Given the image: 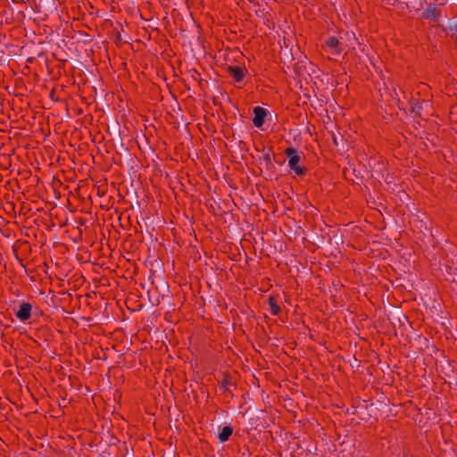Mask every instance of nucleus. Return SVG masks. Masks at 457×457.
Masks as SVG:
<instances>
[{"label": "nucleus", "mask_w": 457, "mask_h": 457, "mask_svg": "<svg viewBox=\"0 0 457 457\" xmlns=\"http://www.w3.org/2000/svg\"><path fill=\"white\" fill-rule=\"evenodd\" d=\"M228 75L236 81L241 82L245 75V69L239 66H228L227 68Z\"/></svg>", "instance_id": "4"}, {"label": "nucleus", "mask_w": 457, "mask_h": 457, "mask_svg": "<svg viewBox=\"0 0 457 457\" xmlns=\"http://www.w3.org/2000/svg\"><path fill=\"white\" fill-rule=\"evenodd\" d=\"M32 305L29 303H21L15 315L21 321L28 320L31 316Z\"/></svg>", "instance_id": "2"}, {"label": "nucleus", "mask_w": 457, "mask_h": 457, "mask_svg": "<svg viewBox=\"0 0 457 457\" xmlns=\"http://www.w3.org/2000/svg\"><path fill=\"white\" fill-rule=\"evenodd\" d=\"M268 303L270 305V310L272 315H278L281 312L280 307L277 303L276 298L274 296H270L268 299Z\"/></svg>", "instance_id": "7"}, {"label": "nucleus", "mask_w": 457, "mask_h": 457, "mask_svg": "<svg viewBox=\"0 0 457 457\" xmlns=\"http://www.w3.org/2000/svg\"><path fill=\"white\" fill-rule=\"evenodd\" d=\"M262 156L266 162L270 163L271 162L270 156H274V154H271L270 152H266L262 154Z\"/></svg>", "instance_id": "8"}, {"label": "nucleus", "mask_w": 457, "mask_h": 457, "mask_svg": "<svg viewBox=\"0 0 457 457\" xmlns=\"http://www.w3.org/2000/svg\"><path fill=\"white\" fill-rule=\"evenodd\" d=\"M326 46L328 47L333 48L334 53L337 54H341V48L339 47L340 42L336 37H329L326 41Z\"/></svg>", "instance_id": "5"}, {"label": "nucleus", "mask_w": 457, "mask_h": 457, "mask_svg": "<svg viewBox=\"0 0 457 457\" xmlns=\"http://www.w3.org/2000/svg\"><path fill=\"white\" fill-rule=\"evenodd\" d=\"M285 154L288 158V165L296 175L303 176L306 173V169L298 165L300 155L296 149L288 147L285 150Z\"/></svg>", "instance_id": "1"}, {"label": "nucleus", "mask_w": 457, "mask_h": 457, "mask_svg": "<svg viewBox=\"0 0 457 457\" xmlns=\"http://www.w3.org/2000/svg\"><path fill=\"white\" fill-rule=\"evenodd\" d=\"M253 112L254 114L253 123L256 128H261L264 123L265 117L267 116V110L261 106H255Z\"/></svg>", "instance_id": "3"}, {"label": "nucleus", "mask_w": 457, "mask_h": 457, "mask_svg": "<svg viewBox=\"0 0 457 457\" xmlns=\"http://www.w3.org/2000/svg\"><path fill=\"white\" fill-rule=\"evenodd\" d=\"M233 433V428L231 426H225L222 428L221 431L220 432L218 438L221 443H224L228 440L230 436Z\"/></svg>", "instance_id": "6"}, {"label": "nucleus", "mask_w": 457, "mask_h": 457, "mask_svg": "<svg viewBox=\"0 0 457 457\" xmlns=\"http://www.w3.org/2000/svg\"><path fill=\"white\" fill-rule=\"evenodd\" d=\"M226 384H227V382H226V381H225V382H222L220 386L225 388Z\"/></svg>", "instance_id": "9"}]
</instances>
